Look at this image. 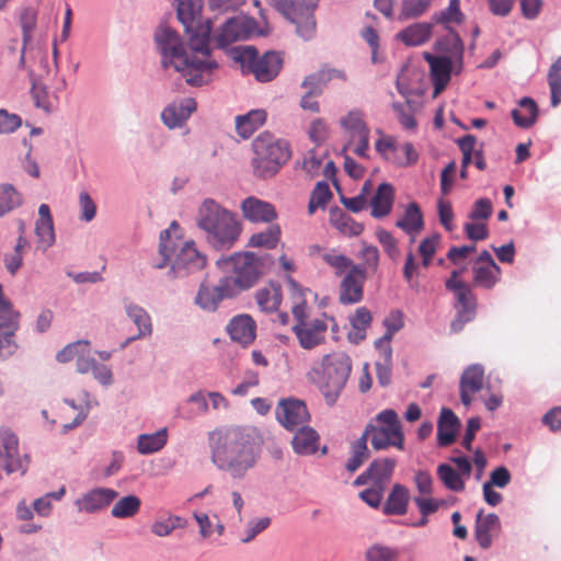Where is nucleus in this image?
<instances>
[{"mask_svg": "<svg viewBox=\"0 0 561 561\" xmlns=\"http://www.w3.org/2000/svg\"><path fill=\"white\" fill-rule=\"evenodd\" d=\"M154 42L162 67L174 68L190 85L202 87L213 80L218 62L211 56L209 44H206L205 54L196 51L190 42L186 45L179 33L168 25L157 28Z\"/></svg>", "mask_w": 561, "mask_h": 561, "instance_id": "f257e3e1", "label": "nucleus"}, {"mask_svg": "<svg viewBox=\"0 0 561 561\" xmlns=\"http://www.w3.org/2000/svg\"><path fill=\"white\" fill-rule=\"evenodd\" d=\"M211 461L232 480H242L261 457V444L255 431L250 427L232 426L209 435Z\"/></svg>", "mask_w": 561, "mask_h": 561, "instance_id": "f03ea898", "label": "nucleus"}, {"mask_svg": "<svg viewBox=\"0 0 561 561\" xmlns=\"http://www.w3.org/2000/svg\"><path fill=\"white\" fill-rule=\"evenodd\" d=\"M196 226L205 241L216 251H228L234 247L242 233V224L236 213L213 198H205L196 214Z\"/></svg>", "mask_w": 561, "mask_h": 561, "instance_id": "7ed1b4c3", "label": "nucleus"}, {"mask_svg": "<svg viewBox=\"0 0 561 561\" xmlns=\"http://www.w3.org/2000/svg\"><path fill=\"white\" fill-rule=\"evenodd\" d=\"M254 157L252 167L254 173L260 178H268L290 159L291 150L289 142L265 131L260 134L252 142Z\"/></svg>", "mask_w": 561, "mask_h": 561, "instance_id": "20e7f679", "label": "nucleus"}, {"mask_svg": "<svg viewBox=\"0 0 561 561\" xmlns=\"http://www.w3.org/2000/svg\"><path fill=\"white\" fill-rule=\"evenodd\" d=\"M351 370V357L343 352L325 355L321 368L314 369L318 375L317 385L329 405L336 402L348 380Z\"/></svg>", "mask_w": 561, "mask_h": 561, "instance_id": "39448f33", "label": "nucleus"}, {"mask_svg": "<svg viewBox=\"0 0 561 561\" xmlns=\"http://www.w3.org/2000/svg\"><path fill=\"white\" fill-rule=\"evenodd\" d=\"M268 255H257L253 252H237L224 262L231 266L233 276L224 279L231 282L230 286L236 296L241 290L253 287L267 272Z\"/></svg>", "mask_w": 561, "mask_h": 561, "instance_id": "423d86ee", "label": "nucleus"}, {"mask_svg": "<svg viewBox=\"0 0 561 561\" xmlns=\"http://www.w3.org/2000/svg\"><path fill=\"white\" fill-rule=\"evenodd\" d=\"M176 14L190 35V44L196 51L206 53V44L210 43L211 21L201 22L203 0H175Z\"/></svg>", "mask_w": 561, "mask_h": 561, "instance_id": "0eeeda50", "label": "nucleus"}, {"mask_svg": "<svg viewBox=\"0 0 561 561\" xmlns=\"http://www.w3.org/2000/svg\"><path fill=\"white\" fill-rule=\"evenodd\" d=\"M233 58L243 69L254 75L260 82H270L279 73L283 57L279 53L270 50L259 55L253 46H239L233 50Z\"/></svg>", "mask_w": 561, "mask_h": 561, "instance_id": "6e6552de", "label": "nucleus"}, {"mask_svg": "<svg viewBox=\"0 0 561 561\" xmlns=\"http://www.w3.org/2000/svg\"><path fill=\"white\" fill-rule=\"evenodd\" d=\"M273 7L290 23L296 25V33L304 41L316 35L317 23L313 15L316 3L312 0H272Z\"/></svg>", "mask_w": 561, "mask_h": 561, "instance_id": "1a4fd4ad", "label": "nucleus"}, {"mask_svg": "<svg viewBox=\"0 0 561 561\" xmlns=\"http://www.w3.org/2000/svg\"><path fill=\"white\" fill-rule=\"evenodd\" d=\"M173 239L176 240V250L167 277L181 279L201 271L206 264V256L197 250L195 242L184 241L178 236H173Z\"/></svg>", "mask_w": 561, "mask_h": 561, "instance_id": "9d476101", "label": "nucleus"}, {"mask_svg": "<svg viewBox=\"0 0 561 561\" xmlns=\"http://www.w3.org/2000/svg\"><path fill=\"white\" fill-rule=\"evenodd\" d=\"M342 128L348 135V142L343 148V152L355 145L353 151L360 158H368L369 150V128L364 122V114L359 110H352L340 119Z\"/></svg>", "mask_w": 561, "mask_h": 561, "instance_id": "9b49d317", "label": "nucleus"}, {"mask_svg": "<svg viewBox=\"0 0 561 561\" xmlns=\"http://www.w3.org/2000/svg\"><path fill=\"white\" fill-rule=\"evenodd\" d=\"M0 466L8 474L18 471L24 474L28 467V456L20 455L19 438L9 428L0 430Z\"/></svg>", "mask_w": 561, "mask_h": 561, "instance_id": "f8f14e48", "label": "nucleus"}, {"mask_svg": "<svg viewBox=\"0 0 561 561\" xmlns=\"http://www.w3.org/2000/svg\"><path fill=\"white\" fill-rule=\"evenodd\" d=\"M275 415L278 423L289 432L307 425L311 419L305 401L293 397L278 401Z\"/></svg>", "mask_w": 561, "mask_h": 561, "instance_id": "ddd939ff", "label": "nucleus"}, {"mask_svg": "<svg viewBox=\"0 0 561 561\" xmlns=\"http://www.w3.org/2000/svg\"><path fill=\"white\" fill-rule=\"evenodd\" d=\"M365 280L366 268L362 265L352 267L341 280L339 288L340 302L342 305H355L362 301Z\"/></svg>", "mask_w": 561, "mask_h": 561, "instance_id": "4468645a", "label": "nucleus"}, {"mask_svg": "<svg viewBox=\"0 0 561 561\" xmlns=\"http://www.w3.org/2000/svg\"><path fill=\"white\" fill-rule=\"evenodd\" d=\"M231 282L220 278L216 286L208 287L202 284L198 288L194 302L204 311L214 312L217 310L219 304L226 298L236 296L230 286Z\"/></svg>", "mask_w": 561, "mask_h": 561, "instance_id": "2eb2a0df", "label": "nucleus"}, {"mask_svg": "<svg viewBox=\"0 0 561 561\" xmlns=\"http://www.w3.org/2000/svg\"><path fill=\"white\" fill-rule=\"evenodd\" d=\"M118 492L111 488H93L75 501L79 513L96 514L107 508L116 499Z\"/></svg>", "mask_w": 561, "mask_h": 561, "instance_id": "dca6fc26", "label": "nucleus"}, {"mask_svg": "<svg viewBox=\"0 0 561 561\" xmlns=\"http://www.w3.org/2000/svg\"><path fill=\"white\" fill-rule=\"evenodd\" d=\"M194 99L185 98L168 104L161 112V121L169 129L182 127L196 111Z\"/></svg>", "mask_w": 561, "mask_h": 561, "instance_id": "f3484780", "label": "nucleus"}, {"mask_svg": "<svg viewBox=\"0 0 561 561\" xmlns=\"http://www.w3.org/2000/svg\"><path fill=\"white\" fill-rule=\"evenodd\" d=\"M328 323L324 319H312L308 323H299L293 327L299 344L305 350H312L325 340Z\"/></svg>", "mask_w": 561, "mask_h": 561, "instance_id": "a211bd4d", "label": "nucleus"}, {"mask_svg": "<svg viewBox=\"0 0 561 561\" xmlns=\"http://www.w3.org/2000/svg\"><path fill=\"white\" fill-rule=\"evenodd\" d=\"M424 59L430 65L431 80L434 85V93L437 95L445 90L450 80L454 60L449 57L435 56L431 53H424Z\"/></svg>", "mask_w": 561, "mask_h": 561, "instance_id": "6ab92c4d", "label": "nucleus"}, {"mask_svg": "<svg viewBox=\"0 0 561 561\" xmlns=\"http://www.w3.org/2000/svg\"><path fill=\"white\" fill-rule=\"evenodd\" d=\"M243 217L251 222H272L277 217L275 207L255 196H249L241 203Z\"/></svg>", "mask_w": 561, "mask_h": 561, "instance_id": "aec40b11", "label": "nucleus"}, {"mask_svg": "<svg viewBox=\"0 0 561 561\" xmlns=\"http://www.w3.org/2000/svg\"><path fill=\"white\" fill-rule=\"evenodd\" d=\"M250 35V28L243 18L233 16L228 19L226 23L216 33L215 39L220 48H225L230 44L247 39Z\"/></svg>", "mask_w": 561, "mask_h": 561, "instance_id": "412c9836", "label": "nucleus"}, {"mask_svg": "<svg viewBox=\"0 0 561 561\" xmlns=\"http://www.w3.org/2000/svg\"><path fill=\"white\" fill-rule=\"evenodd\" d=\"M231 340L243 346L251 344L256 336V323L249 314L233 317L227 325Z\"/></svg>", "mask_w": 561, "mask_h": 561, "instance_id": "4be33fe9", "label": "nucleus"}, {"mask_svg": "<svg viewBox=\"0 0 561 561\" xmlns=\"http://www.w3.org/2000/svg\"><path fill=\"white\" fill-rule=\"evenodd\" d=\"M291 447L298 456H311L319 450L320 435L308 424L294 431Z\"/></svg>", "mask_w": 561, "mask_h": 561, "instance_id": "5701e85b", "label": "nucleus"}, {"mask_svg": "<svg viewBox=\"0 0 561 561\" xmlns=\"http://www.w3.org/2000/svg\"><path fill=\"white\" fill-rule=\"evenodd\" d=\"M123 306L128 319L136 325V337H147L152 334V320L148 311L129 298L123 299Z\"/></svg>", "mask_w": 561, "mask_h": 561, "instance_id": "b1692460", "label": "nucleus"}, {"mask_svg": "<svg viewBox=\"0 0 561 561\" xmlns=\"http://www.w3.org/2000/svg\"><path fill=\"white\" fill-rule=\"evenodd\" d=\"M460 427V420L448 408L440 410V415L437 422V444L439 447H447L451 445L457 432Z\"/></svg>", "mask_w": 561, "mask_h": 561, "instance_id": "393cba45", "label": "nucleus"}, {"mask_svg": "<svg viewBox=\"0 0 561 561\" xmlns=\"http://www.w3.org/2000/svg\"><path fill=\"white\" fill-rule=\"evenodd\" d=\"M394 202V188L390 183H381L373 197L370 198L371 211L374 218L380 219L388 216Z\"/></svg>", "mask_w": 561, "mask_h": 561, "instance_id": "a878e982", "label": "nucleus"}, {"mask_svg": "<svg viewBox=\"0 0 561 561\" xmlns=\"http://www.w3.org/2000/svg\"><path fill=\"white\" fill-rule=\"evenodd\" d=\"M501 526L500 518L496 514L490 513L483 516V511L477 514L474 526V537L482 549H489L492 545L493 530H499Z\"/></svg>", "mask_w": 561, "mask_h": 561, "instance_id": "bb28decb", "label": "nucleus"}, {"mask_svg": "<svg viewBox=\"0 0 561 561\" xmlns=\"http://www.w3.org/2000/svg\"><path fill=\"white\" fill-rule=\"evenodd\" d=\"M178 229L179 224L176 221H172L168 229H164L160 232L158 252L161 256V260L153 264L154 268L162 270L167 266H171L173 261V253L176 250V240L173 239V232H175Z\"/></svg>", "mask_w": 561, "mask_h": 561, "instance_id": "cd10ccee", "label": "nucleus"}, {"mask_svg": "<svg viewBox=\"0 0 561 561\" xmlns=\"http://www.w3.org/2000/svg\"><path fill=\"white\" fill-rule=\"evenodd\" d=\"M362 436H365L366 443L370 440L375 450H385L389 447L397 448V436L390 432V428L379 426L373 422L366 425Z\"/></svg>", "mask_w": 561, "mask_h": 561, "instance_id": "c85d7f7f", "label": "nucleus"}, {"mask_svg": "<svg viewBox=\"0 0 561 561\" xmlns=\"http://www.w3.org/2000/svg\"><path fill=\"white\" fill-rule=\"evenodd\" d=\"M409 500L410 492L408 488L396 483L388 495L382 511L386 515H404L408 511Z\"/></svg>", "mask_w": 561, "mask_h": 561, "instance_id": "c756f323", "label": "nucleus"}, {"mask_svg": "<svg viewBox=\"0 0 561 561\" xmlns=\"http://www.w3.org/2000/svg\"><path fill=\"white\" fill-rule=\"evenodd\" d=\"M266 112L264 110H252L244 115L236 117V130L239 136L247 139L253 135L266 121Z\"/></svg>", "mask_w": 561, "mask_h": 561, "instance_id": "7c9ffc66", "label": "nucleus"}, {"mask_svg": "<svg viewBox=\"0 0 561 561\" xmlns=\"http://www.w3.org/2000/svg\"><path fill=\"white\" fill-rule=\"evenodd\" d=\"M397 460L394 458H378L375 459L367 468V474L373 478V483L383 489V486L391 480Z\"/></svg>", "mask_w": 561, "mask_h": 561, "instance_id": "2f4dec72", "label": "nucleus"}, {"mask_svg": "<svg viewBox=\"0 0 561 561\" xmlns=\"http://www.w3.org/2000/svg\"><path fill=\"white\" fill-rule=\"evenodd\" d=\"M435 49L443 54V57H449L451 60L458 61L461 67L463 58V43L456 32L450 31L448 34L439 38L435 44Z\"/></svg>", "mask_w": 561, "mask_h": 561, "instance_id": "473e14b6", "label": "nucleus"}, {"mask_svg": "<svg viewBox=\"0 0 561 561\" xmlns=\"http://www.w3.org/2000/svg\"><path fill=\"white\" fill-rule=\"evenodd\" d=\"M396 226L410 236L423 230L424 219L420 206L415 202L408 204L403 217L397 220Z\"/></svg>", "mask_w": 561, "mask_h": 561, "instance_id": "72a5a7b5", "label": "nucleus"}, {"mask_svg": "<svg viewBox=\"0 0 561 561\" xmlns=\"http://www.w3.org/2000/svg\"><path fill=\"white\" fill-rule=\"evenodd\" d=\"M255 301L263 312H273L277 310L282 302V288L277 283H270L256 290Z\"/></svg>", "mask_w": 561, "mask_h": 561, "instance_id": "f704fd0d", "label": "nucleus"}, {"mask_svg": "<svg viewBox=\"0 0 561 561\" xmlns=\"http://www.w3.org/2000/svg\"><path fill=\"white\" fill-rule=\"evenodd\" d=\"M168 442L167 427L150 434H140L137 437V451L140 455H150L160 451Z\"/></svg>", "mask_w": 561, "mask_h": 561, "instance_id": "c9c22d12", "label": "nucleus"}, {"mask_svg": "<svg viewBox=\"0 0 561 561\" xmlns=\"http://www.w3.org/2000/svg\"><path fill=\"white\" fill-rule=\"evenodd\" d=\"M375 424L390 428V432L397 436V448L404 449V434L402 424L399 420L398 413L392 409H386L379 412L375 417Z\"/></svg>", "mask_w": 561, "mask_h": 561, "instance_id": "e433bc0d", "label": "nucleus"}, {"mask_svg": "<svg viewBox=\"0 0 561 561\" xmlns=\"http://www.w3.org/2000/svg\"><path fill=\"white\" fill-rule=\"evenodd\" d=\"M330 222L342 233L358 236L363 232L364 226L355 221L350 215L335 207L330 211Z\"/></svg>", "mask_w": 561, "mask_h": 561, "instance_id": "4c0bfd02", "label": "nucleus"}, {"mask_svg": "<svg viewBox=\"0 0 561 561\" xmlns=\"http://www.w3.org/2000/svg\"><path fill=\"white\" fill-rule=\"evenodd\" d=\"M404 325L403 314L399 310L390 312L383 320V327L386 328L385 334L375 341L376 348L391 347L390 342L393 335L399 332Z\"/></svg>", "mask_w": 561, "mask_h": 561, "instance_id": "58836bf2", "label": "nucleus"}, {"mask_svg": "<svg viewBox=\"0 0 561 561\" xmlns=\"http://www.w3.org/2000/svg\"><path fill=\"white\" fill-rule=\"evenodd\" d=\"M518 104L522 108L527 111L528 115L524 116L517 108L512 110L511 115L515 125L522 128L531 127L538 117V106L536 102L529 96H524L519 100Z\"/></svg>", "mask_w": 561, "mask_h": 561, "instance_id": "ea45409f", "label": "nucleus"}, {"mask_svg": "<svg viewBox=\"0 0 561 561\" xmlns=\"http://www.w3.org/2000/svg\"><path fill=\"white\" fill-rule=\"evenodd\" d=\"M141 507V500L135 494H129L118 499L112 510L111 515L114 518H131L136 516Z\"/></svg>", "mask_w": 561, "mask_h": 561, "instance_id": "a19ab883", "label": "nucleus"}, {"mask_svg": "<svg viewBox=\"0 0 561 561\" xmlns=\"http://www.w3.org/2000/svg\"><path fill=\"white\" fill-rule=\"evenodd\" d=\"M432 25L428 23H415L399 33L398 37L409 46L424 44L431 36Z\"/></svg>", "mask_w": 561, "mask_h": 561, "instance_id": "79ce46f5", "label": "nucleus"}, {"mask_svg": "<svg viewBox=\"0 0 561 561\" xmlns=\"http://www.w3.org/2000/svg\"><path fill=\"white\" fill-rule=\"evenodd\" d=\"M379 357L375 364L378 382L381 387L391 383L392 376V347L376 348Z\"/></svg>", "mask_w": 561, "mask_h": 561, "instance_id": "37998d69", "label": "nucleus"}, {"mask_svg": "<svg viewBox=\"0 0 561 561\" xmlns=\"http://www.w3.org/2000/svg\"><path fill=\"white\" fill-rule=\"evenodd\" d=\"M437 477L449 491L462 492L465 490L466 484L463 477L448 463L438 465Z\"/></svg>", "mask_w": 561, "mask_h": 561, "instance_id": "c03bdc74", "label": "nucleus"}, {"mask_svg": "<svg viewBox=\"0 0 561 561\" xmlns=\"http://www.w3.org/2000/svg\"><path fill=\"white\" fill-rule=\"evenodd\" d=\"M369 458V449L367 447L365 436H360L351 445V457L345 463V469L353 473Z\"/></svg>", "mask_w": 561, "mask_h": 561, "instance_id": "a18cd8bd", "label": "nucleus"}, {"mask_svg": "<svg viewBox=\"0 0 561 561\" xmlns=\"http://www.w3.org/2000/svg\"><path fill=\"white\" fill-rule=\"evenodd\" d=\"M18 329H13L11 323L0 321V359H8L13 356L19 348L14 340Z\"/></svg>", "mask_w": 561, "mask_h": 561, "instance_id": "49530a36", "label": "nucleus"}, {"mask_svg": "<svg viewBox=\"0 0 561 561\" xmlns=\"http://www.w3.org/2000/svg\"><path fill=\"white\" fill-rule=\"evenodd\" d=\"M400 550L380 542L370 545L364 552L365 561H399Z\"/></svg>", "mask_w": 561, "mask_h": 561, "instance_id": "de8ad7c7", "label": "nucleus"}, {"mask_svg": "<svg viewBox=\"0 0 561 561\" xmlns=\"http://www.w3.org/2000/svg\"><path fill=\"white\" fill-rule=\"evenodd\" d=\"M280 237V229L278 226H268L265 230L253 233L248 245L252 248H266L273 249L276 247Z\"/></svg>", "mask_w": 561, "mask_h": 561, "instance_id": "09e8293b", "label": "nucleus"}, {"mask_svg": "<svg viewBox=\"0 0 561 561\" xmlns=\"http://www.w3.org/2000/svg\"><path fill=\"white\" fill-rule=\"evenodd\" d=\"M484 369L479 364L468 366L461 375L460 388H467L471 393H476L482 389Z\"/></svg>", "mask_w": 561, "mask_h": 561, "instance_id": "8fccbe9b", "label": "nucleus"}, {"mask_svg": "<svg viewBox=\"0 0 561 561\" xmlns=\"http://www.w3.org/2000/svg\"><path fill=\"white\" fill-rule=\"evenodd\" d=\"M36 25V13L32 9H25L21 14V28L23 36V47L21 49L20 65L25 64V50L32 41V33Z\"/></svg>", "mask_w": 561, "mask_h": 561, "instance_id": "3c124183", "label": "nucleus"}, {"mask_svg": "<svg viewBox=\"0 0 561 561\" xmlns=\"http://www.w3.org/2000/svg\"><path fill=\"white\" fill-rule=\"evenodd\" d=\"M501 268L499 265L473 267V282L477 286L491 289L497 282Z\"/></svg>", "mask_w": 561, "mask_h": 561, "instance_id": "603ef678", "label": "nucleus"}, {"mask_svg": "<svg viewBox=\"0 0 561 561\" xmlns=\"http://www.w3.org/2000/svg\"><path fill=\"white\" fill-rule=\"evenodd\" d=\"M187 522L179 515H169L165 519H158L151 525V533L158 537H167L176 528H184Z\"/></svg>", "mask_w": 561, "mask_h": 561, "instance_id": "864d4df0", "label": "nucleus"}, {"mask_svg": "<svg viewBox=\"0 0 561 561\" xmlns=\"http://www.w3.org/2000/svg\"><path fill=\"white\" fill-rule=\"evenodd\" d=\"M22 204L20 193L10 184L0 185V217Z\"/></svg>", "mask_w": 561, "mask_h": 561, "instance_id": "5fc2aeb1", "label": "nucleus"}, {"mask_svg": "<svg viewBox=\"0 0 561 561\" xmlns=\"http://www.w3.org/2000/svg\"><path fill=\"white\" fill-rule=\"evenodd\" d=\"M322 259L334 270L336 276L346 274L352 267L356 266L350 257L337 253L335 250L323 253Z\"/></svg>", "mask_w": 561, "mask_h": 561, "instance_id": "6e6d98bb", "label": "nucleus"}, {"mask_svg": "<svg viewBox=\"0 0 561 561\" xmlns=\"http://www.w3.org/2000/svg\"><path fill=\"white\" fill-rule=\"evenodd\" d=\"M35 234L38 239V249L43 252L47 251L56 241L54 221L36 220Z\"/></svg>", "mask_w": 561, "mask_h": 561, "instance_id": "4d7b16f0", "label": "nucleus"}, {"mask_svg": "<svg viewBox=\"0 0 561 561\" xmlns=\"http://www.w3.org/2000/svg\"><path fill=\"white\" fill-rule=\"evenodd\" d=\"M66 494V488L61 486L59 490L54 492H48L42 497H38L33 503V510L43 517H47L50 515L53 510V500L60 501Z\"/></svg>", "mask_w": 561, "mask_h": 561, "instance_id": "13d9d810", "label": "nucleus"}, {"mask_svg": "<svg viewBox=\"0 0 561 561\" xmlns=\"http://www.w3.org/2000/svg\"><path fill=\"white\" fill-rule=\"evenodd\" d=\"M31 93L36 107L42 108L45 112L51 111L53 104L50 101L47 87L44 83H42L39 79L32 78Z\"/></svg>", "mask_w": 561, "mask_h": 561, "instance_id": "bf43d9fd", "label": "nucleus"}, {"mask_svg": "<svg viewBox=\"0 0 561 561\" xmlns=\"http://www.w3.org/2000/svg\"><path fill=\"white\" fill-rule=\"evenodd\" d=\"M376 238L382 245L383 251L388 254L391 260H397L400 255L397 239L386 229L379 228L376 231Z\"/></svg>", "mask_w": 561, "mask_h": 561, "instance_id": "052dcab7", "label": "nucleus"}, {"mask_svg": "<svg viewBox=\"0 0 561 561\" xmlns=\"http://www.w3.org/2000/svg\"><path fill=\"white\" fill-rule=\"evenodd\" d=\"M460 151L462 152L461 168L467 169L472 162L474 146H477V137L468 134L456 140Z\"/></svg>", "mask_w": 561, "mask_h": 561, "instance_id": "680f3d73", "label": "nucleus"}, {"mask_svg": "<svg viewBox=\"0 0 561 561\" xmlns=\"http://www.w3.org/2000/svg\"><path fill=\"white\" fill-rule=\"evenodd\" d=\"M271 525V518L270 517H261L257 519H251L244 530V537L241 538V541L243 543H248L252 541L259 534L264 531L268 526Z\"/></svg>", "mask_w": 561, "mask_h": 561, "instance_id": "e2e57ef3", "label": "nucleus"}, {"mask_svg": "<svg viewBox=\"0 0 561 561\" xmlns=\"http://www.w3.org/2000/svg\"><path fill=\"white\" fill-rule=\"evenodd\" d=\"M436 21L443 23H461L463 21V14L460 11V0H449L448 7L436 14Z\"/></svg>", "mask_w": 561, "mask_h": 561, "instance_id": "0e129e2a", "label": "nucleus"}, {"mask_svg": "<svg viewBox=\"0 0 561 561\" xmlns=\"http://www.w3.org/2000/svg\"><path fill=\"white\" fill-rule=\"evenodd\" d=\"M79 209L80 219L85 222L93 220L96 215V205L90 194L85 191H82L79 194Z\"/></svg>", "mask_w": 561, "mask_h": 561, "instance_id": "69168bd1", "label": "nucleus"}, {"mask_svg": "<svg viewBox=\"0 0 561 561\" xmlns=\"http://www.w3.org/2000/svg\"><path fill=\"white\" fill-rule=\"evenodd\" d=\"M492 215V203L488 198H479L474 202L468 217L471 220H486Z\"/></svg>", "mask_w": 561, "mask_h": 561, "instance_id": "338daca9", "label": "nucleus"}, {"mask_svg": "<svg viewBox=\"0 0 561 561\" xmlns=\"http://www.w3.org/2000/svg\"><path fill=\"white\" fill-rule=\"evenodd\" d=\"M21 125L22 119L19 115L0 108V135L11 134L15 131Z\"/></svg>", "mask_w": 561, "mask_h": 561, "instance_id": "774afa93", "label": "nucleus"}]
</instances>
